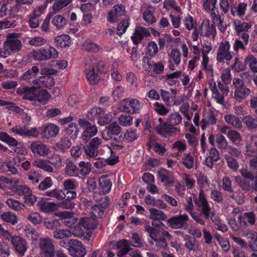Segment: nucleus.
Listing matches in <instances>:
<instances>
[{"instance_id": "f257e3e1", "label": "nucleus", "mask_w": 257, "mask_h": 257, "mask_svg": "<svg viewBox=\"0 0 257 257\" xmlns=\"http://www.w3.org/2000/svg\"><path fill=\"white\" fill-rule=\"evenodd\" d=\"M149 212L151 219L159 221L156 223L153 221L152 226L148 223H145L144 230L149 234L157 247L166 249L168 243L166 238L171 239L172 236L167 231H161L160 227L164 226V224L160 220H165L167 218V215L162 211L154 208H150Z\"/></svg>"}, {"instance_id": "f03ea898", "label": "nucleus", "mask_w": 257, "mask_h": 257, "mask_svg": "<svg viewBox=\"0 0 257 257\" xmlns=\"http://www.w3.org/2000/svg\"><path fill=\"white\" fill-rule=\"evenodd\" d=\"M220 8L224 13H227L229 10L232 16L236 15L239 18H242L245 14L247 10V4L240 2L237 4L235 0H225L219 2Z\"/></svg>"}, {"instance_id": "7ed1b4c3", "label": "nucleus", "mask_w": 257, "mask_h": 257, "mask_svg": "<svg viewBox=\"0 0 257 257\" xmlns=\"http://www.w3.org/2000/svg\"><path fill=\"white\" fill-rule=\"evenodd\" d=\"M132 241L131 242L123 239L119 240L116 243L117 249L119 250L117 252V255L121 257L126 254L130 250L131 246L140 247L142 244L141 240L137 233H133L132 237Z\"/></svg>"}, {"instance_id": "20e7f679", "label": "nucleus", "mask_w": 257, "mask_h": 257, "mask_svg": "<svg viewBox=\"0 0 257 257\" xmlns=\"http://www.w3.org/2000/svg\"><path fill=\"white\" fill-rule=\"evenodd\" d=\"M121 131L120 126L116 122H113L106 126L102 132L104 140L113 139L116 143H120L123 140L122 135H119Z\"/></svg>"}, {"instance_id": "39448f33", "label": "nucleus", "mask_w": 257, "mask_h": 257, "mask_svg": "<svg viewBox=\"0 0 257 257\" xmlns=\"http://www.w3.org/2000/svg\"><path fill=\"white\" fill-rule=\"evenodd\" d=\"M194 201L197 207L200 209L201 219H203V217L205 219H209V213L211 211V208L209 203L206 198V196L204 191L201 189L199 191L198 197H194Z\"/></svg>"}, {"instance_id": "423d86ee", "label": "nucleus", "mask_w": 257, "mask_h": 257, "mask_svg": "<svg viewBox=\"0 0 257 257\" xmlns=\"http://www.w3.org/2000/svg\"><path fill=\"white\" fill-rule=\"evenodd\" d=\"M144 103L137 99L126 98L123 99L120 109L128 114L139 113Z\"/></svg>"}, {"instance_id": "0eeeda50", "label": "nucleus", "mask_w": 257, "mask_h": 257, "mask_svg": "<svg viewBox=\"0 0 257 257\" xmlns=\"http://www.w3.org/2000/svg\"><path fill=\"white\" fill-rule=\"evenodd\" d=\"M189 216L186 214L173 216L167 220V224L172 229H182L186 230L189 224Z\"/></svg>"}, {"instance_id": "6e6552de", "label": "nucleus", "mask_w": 257, "mask_h": 257, "mask_svg": "<svg viewBox=\"0 0 257 257\" xmlns=\"http://www.w3.org/2000/svg\"><path fill=\"white\" fill-rule=\"evenodd\" d=\"M5 50L9 54L12 52H18L22 48V44L18 39L17 33L9 34L7 36L6 41L3 44Z\"/></svg>"}, {"instance_id": "1a4fd4ad", "label": "nucleus", "mask_w": 257, "mask_h": 257, "mask_svg": "<svg viewBox=\"0 0 257 257\" xmlns=\"http://www.w3.org/2000/svg\"><path fill=\"white\" fill-rule=\"evenodd\" d=\"M230 44L227 41L221 42L217 51L216 60L224 63V60L230 61L233 58V53L230 51Z\"/></svg>"}, {"instance_id": "9d476101", "label": "nucleus", "mask_w": 257, "mask_h": 257, "mask_svg": "<svg viewBox=\"0 0 257 257\" xmlns=\"http://www.w3.org/2000/svg\"><path fill=\"white\" fill-rule=\"evenodd\" d=\"M32 56L35 60H44L57 58L58 53L54 47H42L38 50L33 51Z\"/></svg>"}, {"instance_id": "9b49d317", "label": "nucleus", "mask_w": 257, "mask_h": 257, "mask_svg": "<svg viewBox=\"0 0 257 257\" xmlns=\"http://www.w3.org/2000/svg\"><path fill=\"white\" fill-rule=\"evenodd\" d=\"M39 247L41 254L44 257H54L55 255V246L52 239L44 237L40 239Z\"/></svg>"}, {"instance_id": "f8f14e48", "label": "nucleus", "mask_w": 257, "mask_h": 257, "mask_svg": "<svg viewBox=\"0 0 257 257\" xmlns=\"http://www.w3.org/2000/svg\"><path fill=\"white\" fill-rule=\"evenodd\" d=\"M78 123L80 126L84 129L81 135V139L85 142L94 136L97 133V128L95 125H91L90 122L84 119H79Z\"/></svg>"}, {"instance_id": "ddd939ff", "label": "nucleus", "mask_w": 257, "mask_h": 257, "mask_svg": "<svg viewBox=\"0 0 257 257\" xmlns=\"http://www.w3.org/2000/svg\"><path fill=\"white\" fill-rule=\"evenodd\" d=\"M99 65L93 64L86 65L85 73L86 78L90 85H95L100 80Z\"/></svg>"}, {"instance_id": "4468645a", "label": "nucleus", "mask_w": 257, "mask_h": 257, "mask_svg": "<svg viewBox=\"0 0 257 257\" xmlns=\"http://www.w3.org/2000/svg\"><path fill=\"white\" fill-rule=\"evenodd\" d=\"M155 130L158 135L165 138L174 136L177 132V128L172 126L168 121L156 124Z\"/></svg>"}, {"instance_id": "2eb2a0df", "label": "nucleus", "mask_w": 257, "mask_h": 257, "mask_svg": "<svg viewBox=\"0 0 257 257\" xmlns=\"http://www.w3.org/2000/svg\"><path fill=\"white\" fill-rule=\"evenodd\" d=\"M0 140L6 143L9 147H15V151L21 155H25L27 150L24 148H21L18 146L19 143L14 138L11 137L7 132H0Z\"/></svg>"}, {"instance_id": "dca6fc26", "label": "nucleus", "mask_w": 257, "mask_h": 257, "mask_svg": "<svg viewBox=\"0 0 257 257\" xmlns=\"http://www.w3.org/2000/svg\"><path fill=\"white\" fill-rule=\"evenodd\" d=\"M102 140L98 137L92 139L90 142L83 146L86 155L89 158H94L98 155V149Z\"/></svg>"}, {"instance_id": "f3484780", "label": "nucleus", "mask_w": 257, "mask_h": 257, "mask_svg": "<svg viewBox=\"0 0 257 257\" xmlns=\"http://www.w3.org/2000/svg\"><path fill=\"white\" fill-rule=\"evenodd\" d=\"M11 242L15 251L21 256H24L28 249L26 240L21 236L15 235L11 237Z\"/></svg>"}, {"instance_id": "a211bd4d", "label": "nucleus", "mask_w": 257, "mask_h": 257, "mask_svg": "<svg viewBox=\"0 0 257 257\" xmlns=\"http://www.w3.org/2000/svg\"><path fill=\"white\" fill-rule=\"evenodd\" d=\"M37 90L35 86H22L17 88L16 92L19 95H22L23 99L35 101Z\"/></svg>"}, {"instance_id": "6ab92c4d", "label": "nucleus", "mask_w": 257, "mask_h": 257, "mask_svg": "<svg viewBox=\"0 0 257 257\" xmlns=\"http://www.w3.org/2000/svg\"><path fill=\"white\" fill-rule=\"evenodd\" d=\"M193 199L191 197L186 199V203L184 205L185 209L190 214L193 219L198 224L201 225L205 224L204 219H201V215L198 212L193 211Z\"/></svg>"}, {"instance_id": "aec40b11", "label": "nucleus", "mask_w": 257, "mask_h": 257, "mask_svg": "<svg viewBox=\"0 0 257 257\" xmlns=\"http://www.w3.org/2000/svg\"><path fill=\"white\" fill-rule=\"evenodd\" d=\"M125 12V8L122 4L114 5L113 8L109 12L107 18V21L110 23L116 22L118 18L123 16Z\"/></svg>"}, {"instance_id": "412c9836", "label": "nucleus", "mask_w": 257, "mask_h": 257, "mask_svg": "<svg viewBox=\"0 0 257 257\" xmlns=\"http://www.w3.org/2000/svg\"><path fill=\"white\" fill-rule=\"evenodd\" d=\"M150 36V33L146 28L138 27L135 29L133 35L131 37V39L133 44L137 46L145 37H148Z\"/></svg>"}, {"instance_id": "4be33fe9", "label": "nucleus", "mask_w": 257, "mask_h": 257, "mask_svg": "<svg viewBox=\"0 0 257 257\" xmlns=\"http://www.w3.org/2000/svg\"><path fill=\"white\" fill-rule=\"evenodd\" d=\"M72 246L69 248V253L73 257H84L86 253V248L82 242L76 239L73 241Z\"/></svg>"}, {"instance_id": "5701e85b", "label": "nucleus", "mask_w": 257, "mask_h": 257, "mask_svg": "<svg viewBox=\"0 0 257 257\" xmlns=\"http://www.w3.org/2000/svg\"><path fill=\"white\" fill-rule=\"evenodd\" d=\"M237 219L242 229L247 227L249 225L254 224L255 222V215L252 211L245 212L242 215H239Z\"/></svg>"}, {"instance_id": "b1692460", "label": "nucleus", "mask_w": 257, "mask_h": 257, "mask_svg": "<svg viewBox=\"0 0 257 257\" xmlns=\"http://www.w3.org/2000/svg\"><path fill=\"white\" fill-rule=\"evenodd\" d=\"M30 149L35 156L47 155L49 151L47 146L40 141L32 142L30 145Z\"/></svg>"}, {"instance_id": "393cba45", "label": "nucleus", "mask_w": 257, "mask_h": 257, "mask_svg": "<svg viewBox=\"0 0 257 257\" xmlns=\"http://www.w3.org/2000/svg\"><path fill=\"white\" fill-rule=\"evenodd\" d=\"M59 131V127L57 125L48 123L42 128V135L45 138L49 139L57 136Z\"/></svg>"}, {"instance_id": "a878e982", "label": "nucleus", "mask_w": 257, "mask_h": 257, "mask_svg": "<svg viewBox=\"0 0 257 257\" xmlns=\"http://www.w3.org/2000/svg\"><path fill=\"white\" fill-rule=\"evenodd\" d=\"M32 83L39 87H50L54 85L55 81L52 77L46 75L33 79Z\"/></svg>"}, {"instance_id": "bb28decb", "label": "nucleus", "mask_w": 257, "mask_h": 257, "mask_svg": "<svg viewBox=\"0 0 257 257\" xmlns=\"http://www.w3.org/2000/svg\"><path fill=\"white\" fill-rule=\"evenodd\" d=\"M143 62L147 63L149 67H153V71L156 74H160L164 70V65L161 62L154 63L151 59L148 56H144Z\"/></svg>"}, {"instance_id": "cd10ccee", "label": "nucleus", "mask_w": 257, "mask_h": 257, "mask_svg": "<svg viewBox=\"0 0 257 257\" xmlns=\"http://www.w3.org/2000/svg\"><path fill=\"white\" fill-rule=\"evenodd\" d=\"M158 179L165 185L171 184L173 182V178L169 171L165 168H161L158 171Z\"/></svg>"}, {"instance_id": "c85d7f7f", "label": "nucleus", "mask_w": 257, "mask_h": 257, "mask_svg": "<svg viewBox=\"0 0 257 257\" xmlns=\"http://www.w3.org/2000/svg\"><path fill=\"white\" fill-rule=\"evenodd\" d=\"M40 210L44 212H52L54 211L57 208L56 204L48 202L47 199L41 198L38 202Z\"/></svg>"}, {"instance_id": "c756f323", "label": "nucleus", "mask_w": 257, "mask_h": 257, "mask_svg": "<svg viewBox=\"0 0 257 257\" xmlns=\"http://www.w3.org/2000/svg\"><path fill=\"white\" fill-rule=\"evenodd\" d=\"M98 185L100 191L104 194H107L111 190L112 183L110 179L107 176H103L99 179Z\"/></svg>"}, {"instance_id": "7c9ffc66", "label": "nucleus", "mask_w": 257, "mask_h": 257, "mask_svg": "<svg viewBox=\"0 0 257 257\" xmlns=\"http://www.w3.org/2000/svg\"><path fill=\"white\" fill-rule=\"evenodd\" d=\"M71 146V142L70 140L68 138H62L55 144L54 148L56 151L64 153Z\"/></svg>"}, {"instance_id": "2f4dec72", "label": "nucleus", "mask_w": 257, "mask_h": 257, "mask_svg": "<svg viewBox=\"0 0 257 257\" xmlns=\"http://www.w3.org/2000/svg\"><path fill=\"white\" fill-rule=\"evenodd\" d=\"M79 224L88 230L94 229L97 225V220L93 217H83L80 219Z\"/></svg>"}, {"instance_id": "473e14b6", "label": "nucleus", "mask_w": 257, "mask_h": 257, "mask_svg": "<svg viewBox=\"0 0 257 257\" xmlns=\"http://www.w3.org/2000/svg\"><path fill=\"white\" fill-rule=\"evenodd\" d=\"M147 146L149 149L152 148L155 153L161 156H164L167 152V149L165 146L162 145L160 143L156 142L154 140H149L147 144Z\"/></svg>"}, {"instance_id": "72a5a7b5", "label": "nucleus", "mask_w": 257, "mask_h": 257, "mask_svg": "<svg viewBox=\"0 0 257 257\" xmlns=\"http://www.w3.org/2000/svg\"><path fill=\"white\" fill-rule=\"evenodd\" d=\"M45 1L46 3H51L55 1L52 6V9L55 12H57L69 5L73 0H45Z\"/></svg>"}, {"instance_id": "f704fd0d", "label": "nucleus", "mask_w": 257, "mask_h": 257, "mask_svg": "<svg viewBox=\"0 0 257 257\" xmlns=\"http://www.w3.org/2000/svg\"><path fill=\"white\" fill-rule=\"evenodd\" d=\"M54 42L58 47L65 48L70 46L71 44L70 37L68 35H59L54 39Z\"/></svg>"}, {"instance_id": "c9c22d12", "label": "nucleus", "mask_w": 257, "mask_h": 257, "mask_svg": "<svg viewBox=\"0 0 257 257\" xmlns=\"http://www.w3.org/2000/svg\"><path fill=\"white\" fill-rule=\"evenodd\" d=\"M12 191L19 196H23L30 193L31 189L26 185L15 184L12 186Z\"/></svg>"}, {"instance_id": "e433bc0d", "label": "nucleus", "mask_w": 257, "mask_h": 257, "mask_svg": "<svg viewBox=\"0 0 257 257\" xmlns=\"http://www.w3.org/2000/svg\"><path fill=\"white\" fill-rule=\"evenodd\" d=\"M92 165L90 162L80 161L78 163V177L80 175L81 176H86L88 175L91 171Z\"/></svg>"}, {"instance_id": "4c0bfd02", "label": "nucleus", "mask_w": 257, "mask_h": 257, "mask_svg": "<svg viewBox=\"0 0 257 257\" xmlns=\"http://www.w3.org/2000/svg\"><path fill=\"white\" fill-rule=\"evenodd\" d=\"M39 69L37 66H34L31 69L25 72L21 77V80L31 82V79L34 78L38 74Z\"/></svg>"}, {"instance_id": "58836bf2", "label": "nucleus", "mask_w": 257, "mask_h": 257, "mask_svg": "<svg viewBox=\"0 0 257 257\" xmlns=\"http://www.w3.org/2000/svg\"><path fill=\"white\" fill-rule=\"evenodd\" d=\"M50 98V94L46 89L37 90L35 101L42 104H46Z\"/></svg>"}, {"instance_id": "ea45409f", "label": "nucleus", "mask_w": 257, "mask_h": 257, "mask_svg": "<svg viewBox=\"0 0 257 257\" xmlns=\"http://www.w3.org/2000/svg\"><path fill=\"white\" fill-rule=\"evenodd\" d=\"M45 195L49 197L55 198L59 201L63 200L66 197L64 190L57 189L46 191L45 192Z\"/></svg>"}, {"instance_id": "a19ab883", "label": "nucleus", "mask_w": 257, "mask_h": 257, "mask_svg": "<svg viewBox=\"0 0 257 257\" xmlns=\"http://www.w3.org/2000/svg\"><path fill=\"white\" fill-rule=\"evenodd\" d=\"M154 10L151 9L150 7H148L146 9L143 14V18L144 20L149 24H153L156 21V19L154 15Z\"/></svg>"}, {"instance_id": "79ce46f5", "label": "nucleus", "mask_w": 257, "mask_h": 257, "mask_svg": "<svg viewBox=\"0 0 257 257\" xmlns=\"http://www.w3.org/2000/svg\"><path fill=\"white\" fill-rule=\"evenodd\" d=\"M64 192L70 191H74L78 187V182L73 179H68L65 180L63 182Z\"/></svg>"}, {"instance_id": "37998d69", "label": "nucleus", "mask_w": 257, "mask_h": 257, "mask_svg": "<svg viewBox=\"0 0 257 257\" xmlns=\"http://www.w3.org/2000/svg\"><path fill=\"white\" fill-rule=\"evenodd\" d=\"M104 113L103 109L100 107H93L88 112L87 117L90 119L98 120Z\"/></svg>"}, {"instance_id": "c03bdc74", "label": "nucleus", "mask_w": 257, "mask_h": 257, "mask_svg": "<svg viewBox=\"0 0 257 257\" xmlns=\"http://www.w3.org/2000/svg\"><path fill=\"white\" fill-rule=\"evenodd\" d=\"M65 172L69 176L78 177V167L72 162L66 163Z\"/></svg>"}, {"instance_id": "a18cd8bd", "label": "nucleus", "mask_w": 257, "mask_h": 257, "mask_svg": "<svg viewBox=\"0 0 257 257\" xmlns=\"http://www.w3.org/2000/svg\"><path fill=\"white\" fill-rule=\"evenodd\" d=\"M65 132V133L70 136L72 139H75L79 133V128L77 124L73 122L70 123L68 127L66 128Z\"/></svg>"}, {"instance_id": "49530a36", "label": "nucleus", "mask_w": 257, "mask_h": 257, "mask_svg": "<svg viewBox=\"0 0 257 257\" xmlns=\"http://www.w3.org/2000/svg\"><path fill=\"white\" fill-rule=\"evenodd\" d=\"M52 24L58 30L63 28L66 25V20L61 15H56L53 18Z\"/></svg>"}, {"instance_id": "de8ad7c7", "label": "nucleus", "mask_w": 257, "mask_h": 257, "mask_svg": "<svg viewBox=\"0 0 257 257\" xmlns=\"http://www.w3.org/2000/svg\"><path fill=\"white\" fill-rule=\"evenodd\" d=\"M244 63L248 65L250 70L257 73V59L252 55H248L244 59Z\"/></svg>"}, {"instance_id": "09e8293b", "label": "nucleus", "mask_w": 257, "mask_h": 257, "mask_svg": "<svg viewBox=\"0 0 257 257\" xmlns=\"http://www.w3.org/2000/svg\"><path fill=\"white\" fill-rule=\"evenodd\" d=\"M169 56V63L173 62L177 66L180 64L181 55L179 50L177 49H172Z\"/></svg>"}, {"instance_id": "8fccbe9b", "label": "nucleus", "mask_w": 257, "mask_h": 257, "mask_svg": "<svg viewBox=\"0 0 257 257\" xmlns=\"http://www.w3.org/2000/svg\"><path fill=\"white\" fill-rule=\"evenodd\" d=\"M185 246L189 251H195L198 247V242L193 237L187 236L185 238Z\"/></svg>"}, {"instance_id": "3c124183", "label": "nucleus", "mask_w": 257, "mask_h": 257, "mask_svg": "<svg viewBox=\"0 0 257 257\" xmlns=\"http://www.w3.org/2000/svg\"><path fill=\"white\" fill-rule=\"evenodd\" d=\"M224 119L225 121L236 128H240L241 127V122L240 119L232 114L225 115Z\"/></svg>"}, {"instance_id": "603ef678", "label": "nucleus", "mask_w": 257, "mask_h": 257, "mask_svg": "<svg viewBox=\"0 0 257 257\" xmlns=\"http://www.w3.org/2000/svg\"><path fill=\"white\" fill-rule=\"evenodd\" d=\"M83 47L86 51L92 53H97L102 49V47L100 45L92 41L86 42L84 44Z\"/></svg>"}, {"instance_id": "864d4df0", "label": "nucleus", "mask_w": 257, "mask_h": 257, "mask_svg": "<svg viewBox=\"0 0 257 257\" xmlns=\"http://www.w3.org/2000/svg\"><path fill=\"white\" fill-rule=\"evenodd\" d=\"M44 225L48 229H57L60 227L61 224L59 221L53 218H47L44 222Z\"/></svg>"}, {"instance_id": "5fc2aeb1", "label": "nucleus", "mask_w": 257, "mask_h": 257, "mask_svg": "<svg viewBox=\"0 0 257 257\" xmlns=\"http://www.w3.org/2000/svg\"><path fill=\"white\" fill-rule=\"evenodd\" d=\"M182 158V163L187 169H190L193 167L194 163V157L190 153H184Z\"/></svg>"}, {"instance_id": "6e6d98bb", "label": "nucleus", "mask_w": 257, "mask_h": 257, "mask_svg": "<svg viewBox=\"0 0 257 257\" xmlns=\"http://www.w3.org/2000/svg\"><path fill=\"white\" fill-rule=\"evenodd\" d=\"M6 203L10 208L16 211L20 210L23 209L25 206L23 203L12 198L7 199Z\"/></svg>"}, {"instance_id": "4d7b16f0", "label": "nucleus", "mask_w": 257, "mask_h": 257, "mask_svg": "<svg viewBox=\"0 0 257 257\" xmlns=\"http://www.w3.org/2000/svg\"><path fill=\"white\" fill-rule=\"evenodd\" d=\"M147 56L154 57L158 52V47L156 43L154 41L149 42L147 46Z\"/></svg>"}, {"instance_id": "13d9d810", "label": "nucleus", "mask_w": 257, "mask_h": 257, "mask_svg": "<svg viewBox=\"0 0 257 257\" xmlns=\"http://www.w3.org/2000/svg\"><path fill=\"white\" fill-rule=\"evenodd\" d=\"M118 65L117 62H113L111 66V78L115 81H120L122 79V76L118 71Z\"/></svg>"}, {"instance_id": "bf43d9fd", "label": "nucleus", "mask_w": 257, "mask_h": 257, "mask_svg": "<svg viewBox=\"0 0 257 257\" xmlns=\"http://www.w3.org/2000/svg\"><path fill=\"white\" fill-rule=\"evenodd\" d=\"M210 197L215 202L221 204L224 201L222 193L219 190L213 189L211 191Z\"/></svg>"}, {"instance_id": "052dcab7", "label": "nucleus", "mask_w": 257, "mask_h": 257, "mask_svg": "<svg viewBox=\"0 0 257 257\" xmlns=\"http://www.w3.org/2000/svg\"><path fill=\"white\" fill-rule=\"evenodd\" d=\"M214 237L221 246L222 249L225 252L228 251L230 248L229 241L217 233L214 234Z\"/></svg>"}, {"instance_id": "680f3d73", "label": "nucleus", "mask_w": 257, "mask_h": 257, "mask_svg": "<svg viewBox=\"0 0 257 257\" xmlns=\"http://www.w3.org/2000/svg\"><path fill=\"white\" fill-rule=\"evenodd\" d=\"M71 236V232L68 229H56L53 232V237L56 239H64Z\"/></svg>"}, {"instance_id": "e2e57ef3", "label": "nucleus", "mask_w": 257, "mask_h": 257, "mask_svg": "<svg viewBox=\"0 0 257 257\" xmlns=\"http://www.w3.org/2000/svg\"><path fill=\"white\" fill-rule=\"evenodd\" d=\"M227 137L235 145H238L241 141L240 134L236 131H229L227 133Z\"/></svg>"}, {"instance_id": "0e129e2a", "label": "nucleus", "mask_w": 257, "mask_h": 257, "mask_svg": "<svg viewBox=\"0 0 257 257\" xmlns=\"http://www.w3.org/2000/svg\"><path fill=\"white\" fill-rule=\"evenodd\" d=\"M239 186L241 189L247 192H252V183H250V180L239 179L237 180Z\"/></svg>"}, {"instance_id": "69168bd1", "label": "nucleus", "mask_w": 257, "mask_h": 257, "mask_svg": "<svg viewBox=\"0 0 257 257\" xmlns=\"http://www.w3.org/2000/svg\"><path fill=\"white\" fill-rule=\"evenodd\" d=\"M182 116L178 112H173L169 115L168 121L172 126H175L180 124L182 121Z\"/></svg>"}, {"instance_id": "338daca9", "label": "nucleus", "mask_w": 257, "mask_h": 257, "mask_svg": "<svg viewBox=\"0 0 257 257\" xmlns=\"http://www.w3.org/2000/svg\"><path fill=\"white\" fill-rule=\"evenodd\" d=\"M123 139H125L127 142H132L138 138L137 130L133 128L128 129L124 134Z\"/></svg>"}, {"instance_id": "774afa93", "label": "nucleus", "mask_w": 257, "mask_h": 257, "mask_svg": "<svg viewBox=\"0 0 257 257\" xmlns=\"http://www.w3.org/2000/svg\"><path fill=\"white\" fill-rule=\"evenodd\" d=\"M154 107L155 112L162 116L166 115L169 111V109L166 107L163 104L158 102L154 103Z\"/></svg>"}]
</instances>
